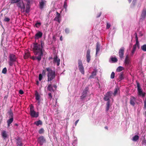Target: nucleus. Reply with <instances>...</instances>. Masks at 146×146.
I'll return each instance as SVG.
<instances>
[{
  "label": "nucleus",
  "instance_id": "2",
  "mask_svg": "<svg viewBox=\"0 0 146 146\" xmlns=\"http://www.w3.org/2000/svg\"><path fill=\"white\" fill-rule=\"evenodd\" d=\"M46 70L47 72L48 82H50L54 79L56 75L54 70H53L51 67H48L46 68Z\"/></svg>",
  "mask_w": 146,
  "mask_h": 146
},
{
  "label": "nucleus",
  "instance_id": "5",
  "mask_svg": "<svg viewBox=\"0 0 146 146\" xmlns=\"http://www.w3.org/2000/svg\"><path fill=\"white\" fill-rule=\"evenodd\" d=\"M17 6L21 9V11L23 12H25V5L22 1L19 2L17 4Z\"/></svg>",
  "mask_w": 146,
  "mask_h": 146
},
{
  "label": "nucleus",
  "instance_id": "11",
  "mask_svg": "<svg viewBox=\"0 0 146 146\" xmlns=\"http://www.w3.org/2000/svg\"><path fill=\"white\" fill-rule=\"evenodd\" d=\"M42 33L41 31H39L35 34V39L36 40L38 39L39 38L42 37Z\"/></svg>",
  "mask_w": 146,
  "mask_h": 146
},
{
  "label": "nucleus",
  "instance_id": "41",
  "mask_svg": "<svg viewBox=\"0 0 146 146\" xmlns=\"http://www.w3.org/2000/svg\"><path fill=\"white\" fill-rule=\"evenodd\" d=\"M17 145L19 146H21L22 145V143L21 141L20 140H17Z\"/></svg>",
  "mask_w": 146,
  "mask_h": 146
},
{
  "label": "nucleus",
  "instance_id": "18",
  "mask_svg": "<svg viewBox=\"0 0 146 146\" xmlns=\"http://www.w3.org/2000/svg\"><path fill=\"white\" fill-rule=\"evenodd\" d=\"M129 57L128 55H127L125 57V62L124 63L126 65H128L129 63Z\"/></svg>",
  "mask_w": 146,
  "mask_h": 146
},
{
  "label": "nucleus",
  "instance_id": "20",
  "mask_svg": "<svg viewBox=\"0 0 146 146\" xmlns=\"http://www.w3.org/2000/svg\"><path fill=\"white\" fill-rule=\"evenodd\" d=\"M100 44L98 42L96 43V54H97L98 52L99 51L100 49Z\"/></svg>",
  "mask_w": 146,
  "mask_h": 146
},
{
  "label": "nucleus",
  "instance_id": "44",
  "mask_svg": "<svg viewBox=\"0 0 146 146\" xmlns=\"http://www.w3.org/2000/svg\"><path fill=\"white\" fill-rule=\"evenodd\" d=\"M115 73L114 72H112L110 78L111 79H113L115 77Z\"/></svg>",
  "mask_w": 146,
  "mask_h": 146
},
{
  "label": "nucleus",
  "instance_id": "62",
  "mask_svg": "<svg viewBox=\"0 0 146 146\" xmlns=\"http://www.w3.org/2000/svg\"><path fill=\"white\" fill-rule=\"evenodd\" d=\"M53 86H54V88H57V86H56V85H54Z\"/></svg>",
  "mask_w": 146,
  "mask_h": 146
},
{
  "label": "nucleus",
  "instance_id": "17",
  "mask_svg": "<svg viewBox=\"0 0 146 146\" xmlns=\"http://www.w3.org/2000/svg\"><path fill=\"white\" fill-rule=\"evenodd\" d=\"M50 84L48 85L47 90L50 92L54 91V89L53 87L51 85V82H50Z\"/></svg>",
  "mask_w": 146,
  "mask_h": 146
},
{
  "label": "nucleus",
  "instance_id": "21",
  "mask_svg": "<svg viewBox=\"0 0 146 146\" xmlns=\"http://www.w3.org/2000/svg\"><path fill=\"white\" fill-rule=\"evenodd\" d=\"M13 117L10 118L7 121L8 127L10 126V124L13 122Z\"/></svg>",
  "mask_w": 146,
  "mask_h": 146
},
{
  "label": "nucleus",
  "instance_id": "33",
  "mask_svg": "<svg viewBox=\"0 0 146 146\" xmlns=\"http://www.w3.org/2000/svg\"><path fill=\"white\" fill-rule=\"evenodd\" d=\"M111 60L112 62H117L118 60L115 57H112Z\"/></svg>",
  "mask_w": 146,
  "mask_h": 146
},
{
  "label": "nucleus",
  "instance_id": "34",
  "mask_svg": "<svg viewBox=\"0 0 146 146\" xmlns=\"http://www.w3.org/2000/svg\"><path fill=\"white\" fill-rule=\"evenodd\" d=\"M110 97L108 96H106V95H104V99L106 101H110Z\"/></svg>",
  "mask_w": 146,
  "mask_h": 146
},
{
  "label": "nucleus",
  "instance_id": "59",
  "mask_svg": "<svg viewBox=\"0 0 146 146\" xmlns=\"http://www.w3.org/2000/svg\"><path fill=\"white\" fill-rule=\"evenodd\" d=\"M79 121V119H78L75 122V126H76L78 123V121Z\"/></svg>",
  "mask_w": 146,
  "mask_h": 146
},
{
  "label": "nucleus",
  "instance_id": "56",
  "mask_svg": "<svg viewBox=\"0 0 146 146\" xmlns=\"http://www.w3.org/2000/svg\"><path fill=\"white\" fill-rule=\"evenodd\" d=\"M19 93L21 95L23 94L24 93L23 91L21 90H19Z\"/></svg>",
  "mask_w": 146,
  "mask_h": 146
},
{
  "label": "nucleus",
  "instance_id": "27",
  "mask_svg": "<svg viewBox=\"0 0 146 146\" xmlns=\"http://www.w3.org/2000/svg\"><path fill=\"white\" fill-rule=\"evenodd\" d=\"M110 101H108L106 103V111H108L110 109Z\"/></svg>",
  "mask_w": 146,
  "mask_h": 146
},
{
  "label": "nucleus",
  "instance_id": "61",
  "mask_svg": "<svg viewBox=\"0 0 146 146\" xmlns=\"http://www.w3.org/2000/svg\"><path fill=\"white\" fill-rule=\"evenodd\" d=\"M105 128L107 130H108V128L107 126L105 127Z\"/></svg>",
  "mask_w": 146,
  "mask_h": 146
},
{
  "label": "nucleus",
  "instance_id": "22",
  "mask_svg": "<svg viewBox=\"0 0 146 146\" xmlns=\"http://www.w3.org/2000/svg\"><path fill=\"white\" fill-rule=\"evenodd\" d=\"M35 99L37 100H38V103H40L39 99L40 98V96L37 91H36L35 94Z\"/></svg>",
  "mask_w": 146,
  "mask_h": 146
},
{
  "label": "nucleus",
  "instance_id": "55",
  "mask_svg": "<svg viewBox=\"0 0 146 146\" xmlns=\"http://www.w3.org/2000/svg\"><path fill=\"white\" fill-rule=\"evenodd\" d=\"M101 12H100V13H99L97 15V16H96V17L97 18H98L99 17H100L101 15Z\"/></svg>",
  "mask_w": 146,
  "mask_h": 146
},
{
  "label": "nucleus",
  "instance_id": "24",
  "mask_svg": "<svg viewBox=\"0 0 146 146\" xmlns=\"http://www.w3.org/2000/svg\"><path fill=\"white\" fill-rule=\"evenodd\" d=\"M42 122L40 120L35 121L34 124L36 125L37 126H38L39 125H42Z\"/></svg>",
  "mask_w": 146,
  "mask_h": 146
},
{
  "label": "nucleus",
  "instance_id": "26",
  "mask_svg": "<svg viewBox=\"0 0 146 146\" xmlns=\"http://www.w3.org/2000/svg\"><path fill=\"white\" fill-rule=\"evenodd\" d=\"M2 136L5 139L7 137V135L6 132L5 131H3L2 133Z\"/></svg>",
  "mask_w": 146,
  "mask_h": 146
},
{
  "label": "nucleus",
  "instance_id": "32",
  "mask_svg": "<svg viewBox=\"0 0 146 146\" xmlns=\"http://www.w3.org/2000/svg\"><path fill=\"white\" fill-rule=\"evenodd\" d=\"M66 0H65V1L64 2V4L63 5V7L65 9V11L67 10V2H66Z\"/></svg>",
  "mask_w": 146,
  "mask_h": 146
},
{
  "label": "nucleus",
  "instance_id": "37",
  "mask_svg": "<svg viewBox=\"0 0 146 146\" xmlns=\"http://www.w3.org/2000/svg\"><path fill=\"white\" fill-rule=\"evenodd\" d=\"M141 49L144 51H146V44H144L141 46Z\"/></svg>",
  "mask_w": 146,
  "mask_h": 146
},
{
  "label": "nucleus",
  "instance_id": "53",
  "mask_svg": "<svg viewBox=\"0 0 146 146\" xmlns=\"http://www.w3.org/2000/svg\"><path fill=\"white\" fill-rule=\"evenodd\" d=\"M34 110V106L31 104L30 106V111H32Z\"/></svg>",
  "mask_w": 146,
  "mask_h": 146
},
{
  "label": "nucleus",
  "instance_id": "45",
  "mask_svg": "<svg viewBox=\"0 0 146 146\" xmlns=\"http://www.w3.org/2000/svg\"><path fill=\"white\" fill-rule=\"evenodd\" d=\"M54 21L58 22L59 23L60 22V18H57V17H55L54 19Z\"/></svg>",
  "mask_w": 146,
  "mask_h": 146
},
{
  "label": "nucleus",
  "instance_id": "40",
  "mask_svg": "<svg viewBox=\"0 0 146 146\" xmlns=\"http://www.w3.org/2000/svg\"><path fill=\"white\" fill-rule=\"evenodd\" d=\"M10 21V19L7 17H5L4 21L5 22H9Z\"/></svg>",
  "mask_w": 146,
  "mask_h": 146
},
{
  "label": "nucleus",
  "instance_id": "46",
  "mask_svg": "<svg viewBox=\"0 0 146 146\" xmlns=\"http://www.w3.org/2000/svg\"><path fill=\"white\" fill-rule=\"evenodd\" d=\"M135 35L136 41L137 42V43H138V40L137 33H135Z\"/></svg>",
  "mask_w": 146,
  "mask_h": 146
},
{
  "label": "nucleus",
  "instance_id": "6",
  "mask_svg": "<svg viewBox=\"0 0 146 146\" xmlns=\"http://www.w3.org/2000/svg\"><path fill=\"white\" fill-rule=\"evenodd\" d=\"M78 68L80 71L84 74V68L83 66L82 61L81 60L79 59L78 60Z\"/></svg>",
  "mask_w": 146,
  "mask_h": 146
},
{
  "label": "nucleus",
  "instance_id": "60",
  "mask_svg": "<svg viewBox=\"0 0 146 146\" xmlns=\"http://www.w3.org/2000/svg\"><path fill=\"white\" fill-rule=\"evenodd\" d=\"M60 40L61 41L62 40V36H61L60 37Z\"/></svg>",
  "mask_w": 146,
  "mask_h": 146
},
{
  "label": "nucleus",
  "instance_id": "47",
  "mask_svg": "<svg viewBox=\"0 0 146 146\" xmlns=\"http://www.w3.org/2000/svg\"><path fill=\"white\" fill-rule=\"evenodd\" d=\"M41 25V23L40 22H37L35 24L36 27H38Z\"/></svg>",
  "mask_w": 146,
  "mask_h": 146
},
{
  "label": "nucleus",
  "instance_id": "64",
  "mask_svg": "<svg viewBox=\"0 0 146 146\" xmlns=\"http://www.w3.org/2000/svg\"><path fill=\"white\" fill-rule=\"evenodd\" d=\"M128 1H129V3H130L131 2L132 0H128Z\"/></svg>",
  "mask_w": 146,
  "mask_h": 146
},
{
  "label": "nucleus",
  "instance_id": "54",
  "mask_svg": "<svg viewBox=\"0 0 146 146\" xmlns=\"http://www.w3.org/2000/svg\"><path fill=\"white\" fill-rule=\"evenodd\" d=\"M110 27V25L108 23H107L106 29H108Z\"/></svg>",
  "mask_w": 146,
  "mask_h": 146
},
{
  "label": "nucleus",
  "instance_id": "31",
  "mask_svg": "<svg viewBox=\"0 0 146 146\" xmlns=\"http://www.w3.org/2000/svg\"><path fill=\"white\" fill-rule=\"evenodd\" d=\"M124 78L123 76V72H121L120 73L119 76V79H120V80H121Z\"/></svg>",
  "mask_w": 146,
  "mask_h": 146
},
{
  "label": "nucleus",
  "instance_id": "7",
  "mask_svg": "<svg viewBox=\"0 0 146 146\" xmlns=\"http://www.w3.org/2000/svg\"><path fill=\"white\" fill-rule=\"evenodd\" d=\"M125 51V48L123 47H122L121 48L118 52V54L120 58L122 60L124 57V52Z\"/></svg>",
  "mask_w": 146,
  "mask_h": 146
},
{
  "label": "nucleus",
  "instance_id": "63",
  "mask_svg": "<svg viewBox=\"0 0 146 146\" xmlns=\"http://www.w3.org/2000/svg\"><path fill=\"white\" fill-rule=\"evenodd\" d=\"M15 125H16V126H18V124H17V123H15Z\"/></svg>",
  "mask_w": 146,
  "mask_h": 146
},
{
  "label": "nucleus",
  "instance_id": "36",
  "mask_svg": "<svg viewBox=\"0 0 146 146\" xmlns=\"http://www.w3.org/2000/svg\"><path fill=\"white\" fill-rule=\"evenodd\" d=\"M111 92H108L105 95H106V96L109 97L110 98V97L111 96Z\"/></svg>",
  "mask_w": 146,
  "mask_h": 146
},
{
  "label": "nucleus",
  "instance_id": "25",
  "mask_svg": "<svg viewBox=\"0 0 146 146\" xmlns=\"http://www.w3.org/2000/svg\"><path fill=\"white\" fill-rule=\"evenodd\" d=\"M139 136L138 135H136L133 137L132 138V140L134 141H136L139 139Z\"/></svg>",
  "mask_w": 146,
  "mask_h": 146
},
{
  "label": "nucleus",
  "instance_id": "57",
  "mask_svg": "<svg viewBox=\"0 0 146 146\" xmlns=\"http://www.w3.org/2000/svg\"><path fill=\"white\" fill-rule=\"evenodd\" d=\"M136 50H134L133 49L132 50V51H131V55L132 56L134 54V52Z\"/></svg>",
  "mask_w": 146,
  "mask_h": 146
},
{
  "label": "nucleus",
  "instance_id": "39",
  "mask_svg": "<svg viewBox=\"0 0 146 146\" xmlns=\"http://www.w3.org/2000/svg\"><path fill=\"white\" fill-rule=\"evenodd\" d=\"M7 68L6 67H5L2 70V72L3 74H6L7 73Z\"/></svg>",
  "mask_w": 146,
  "mask_h": 146
},
{
  "label": "nucleus",
  "instance_id": "49",
  "mask_svg": "<svg viewBox=\"0 0 146 146\" xmlns=\"http://www.w3.org/2000/svg\"><path fill=\"white\" fill-rule=\"evenodd\" d=\"M48 95L49 96V98L50 100H51L52 97L51 94L50 93H49L48 94Z\"/></svg>",
  "mask_w": 146,
  "mask_h": 146
},
{
  "label": "nucleus",
  "instance_id": "8",
  "mask_svg": "<svg viewBox=\"0 0 146 146\" xmlns=\"http://www.w3.org/2000/svg\"><path fill=\"white\" fill-rule=\"evenodd\" d=\"M137 103V102L136 98L133 96H131L130 98V105L134 106Z\"/></svg>",
  "mask_w": 146,
  "mask_h": 146
},
{
  "label": "nucleus",
  "instance_id": "48",
  "mask_svg": "<svg viewBox=\"0 0 146 146\" xmlns=\"http://www.w3.org/2000/svg\"><path fill=\"white\" fill-rule=\"evenodd\" d=\"M66 33L68 34L70 32V30L68 28H66L65 30Z\"/></svg>",
  "mask_w": 146,
  "mask_h": 146
},
{
  "label": "nucleus",
  "instance_id": "58",
  "mask_svg": "<svg viewBox=\"0 0 146 146\" xmlns=\"http://www.w3.org/2000/svg\"><path fill=\"white\" fill-rule=\"evenodd\" d=\"M46 71L45 70H43L42 72V74L43 75H45L46 74Z\"/></svg>",
  "mask_w": 146,
  "mask_h": 146
},
{
  "label": "nucleus",
  "instance_id": "42",
  "mask_svg": "<svg viewBox=\"0 0 146 146\" xmlns=\"http://www.w3.org/2000/svg\"><path fill=\"white\" fill-rule=\"evenodd\" d=\"M88 92V89L87 88H86L83 91V94L86 95L87 93Z\"/></svg>",
  "mask_w": 146,
  "mask_h": 146
},
{
  "label": "nucleus",
  "instance_id": "50",
  "mask_svg": "<svg viewBox=\"0 0 146 146\" xmlns=\"http://www.w3.org/2000/svg\"><path fill=\"white\" fill-rule=\"evenodd\" d=\"M60 14L58 12H56V16L55 17H57L58 18H60Z\"/></svg>",
  "mask_w": 146,
  "mask_h": 146
},
{
  "label": "nucleus",
  "instance_id": "30",
  "mask_svg": "<svg viewBox=\"0 0 146 146\" xmlns=\"http://www.w3.org/2000/svg\"><path fill=\"white\" fill-rule=\"evenodd\" d=\"M124 69V68L122 66H119L118 67L117 69V72H119L123 70Z\"/></svg>",
  "mask_w": 146,
  "mask_h": 146
},
{
  "label": "nucleus",
  "instance_id": "15",
  "mask_svg": "<svg viewBox=\"0 0 146 146\" xmlns=\"http://www.w3.org/2000/svg\"><path fill=\"white\" fill-rule=\"evenodd\" d=\"M31 116L32 117H37L38 116V113H36V112L34 110H33L30 111Z\"/></svg>",
  "mask_w": 146,
  "mask_h": 146
},
{
  "label": "nucleus",
  "instance_id": "9",
  "mask_svg": "<svg viewBox=\"0 0 146 146\" xmlns=\"http://www.w3.org/2000/svg\"><path fill=\"white\" fill-rule=\"evenodd\" d=\"M38 141L40 145H43L44 143L45 142L46 140L43 136H41L38 138Z\"/></svg>",
  "mask_w": 146,
  "mask_h": 146
},
{
  "label": "nucleus",
  "instance_id": "23",
  "mask_svg": "<svg viewBox=\"0 0 146 146\" xmlns=\"http://www.w3.org/2000/svg\"><path fill=\"white\" fill-rule=\"evenodd\" d=\"M7 113L9 115L10 117H13V111L11 109H10L9 111Z\"/></svg>",
  "mask_w": 146,
  "mask_h": 146
},
{
  "label": "nucleus",
  "instance_id": "14",
  "mask_svg": "<svg viewBox=\"0 0 146 146\" xmlns=\"http://www.w3.org/2000/svg\"><path fill=\"white\" fill-rule=\"evenodd\" d=\"M46 1L45 0H41L39 2V7L41 9H42L44 8V6L45 5Z\"/></svg>",
  "mask_w": 146,
  "mask_h": 146
},
{
  "label": "nucleus",
  "instance_id": "29",
  "mask_svg": "<svg viewBox=\"0 0 146 146\" xmlns=\"http://www.w3.org/2000/svg\"><path fill=\"white\" fill-rule=\"evenodd\" d=\"M137 46L138 48H139V41H138V43H137V42H136L135 44L133 45V49L136 50Z\"/></svg>",
  "mask_w": 146,
  "mask_h": 146
},
{
  "label": "nucleus",
  "instance_id": "12",
  "mask_svg": "<svg viewBox=\"0 0 146 146\" xmlns=\"http://www.w3.org/2000/svg\"><path fill=\"white\" fill-rule=\"evenodd\" d=\"M60 59L58 58L57 56H56L53 58V62L54 64L56 63L57 65L59 66L60 64Z\"/></svg>",
  "mask_w": 146,
  "mask_h": 146
},
{
  "label": "nucleus",
  "instance_id": "38",
  "mask_svg": "<svg viewBox=\"0 0 146 146\" xmlns=\"http://www.w3.org/2000/svg\"><path fill=\"white\" fill-rule=\"evenodd\" d=\"M20 1H21V0H11V3H17Z\"/></svg>",
  "mask_w": 146,
  "mask_h": 146
},
{
  "label": "nucleus",
  "instance_id": "19",
  "mask_svg": "<svg viewBox=\"0 0 146 146\" xmlns=\"http://www.w3.org/2000/svg\"><path fill=\"white\" fill-rule=\"evenodd\" d=\"M97 71L96 70H94L92 73V74L90 76L89 78H94V76H96V75Z\"/></svg>",
  "mask_w": 146,
  "mask_h": 146
},
{
  "label": "nucleus",
  "instance_id": "1",
  "mask_svg": "<svg viewBox=\"0 0 146 146\" xmlns=\"http://www.w3.org/2000/svg\"><path fill=\"white\" fill-rule=\"evenodd\" d=\"M44 43L43 41L41 40L40 42L37 43L36 42L33 43V50L34 54L37 56H33L31 58L33 60H37L39 62L41 60V57L43 55V51H44Z\"/></svg>",
  "mask_w": 146,
  "mask_h": 146
},
{
  "label": "nucleus",
  "instance_id": "28",
  "mask_svg": "<svg viewBox=\"0 0 146 146\" xmlns=\"http://www.w3.org/2000/svg\"><path fill=\"white\" fill-rule=\"evenodd\" d=\"M30 56V54L29 52L25 53L24 56V58L25 59H27Z\"/></svg>",
  "mask_w": 146,
  "mask_h": 146
},
{
  "label": "nucleus",
  "instance_id": "10",
  "mask_svg": "<svg viewBox=\"0 0 146 146\" xmlns=\"http://www.w3.org/2000/svg\"><path fill=\"white\" fill-rule=\"evenodd\" d=\"M90 49L88 48L86 51V60L88 63L90 62L91 59V56L90 55Z\"/></svg>",
  "mask_w": 146,
  "mask_h": 146
},
{
  "label": "nucleus",
  "instance_id": "35",
  "mask_svg": "<svg viewBox=\"0 0 146 146\" xmlns=\"http://www.w3.org/2000/svg\"><path fill=\"white\" fill-rule=\"evenodd\" d=\"M118 90H119V89L118 87L116 88L114 90V91L113 93L114 95V96H115L117 94Z\"/></svg>",
  "mask_w": 146,
  "mask_h": 146
},
{
  "label": "nucleus",
  "instance_id": "16",
  "mask_svg": "<svg viewBox=\"0 0 146 146\" xmlns=\"http://www.w3.org/2000/svg\"><path fill=\"white\" fill-rule=\"evenodd\" d=\"M146 17V9H144L142 12L141 15V19H144Z\"/></svg>",
  "mask_w": 146,
  "mask_h": 146
},
{
  "label": "nucleus",
  "instance_id": "4",
  "mask_svg": "<svg viewBox=\"0 0 146 146\" xmlns=\"http://www.w3.org/2000/svg\"><path fill=\"white\" fill-rule=\"evenodd\" d=\"M136 83L137 84L138 95L139 96H141L143 98L146 95V93L144 92H143L139 83L137 81H136Z\"/></svg>",
  "mask_w": 146,
  "mask_h": 146
},
{
  "label": "nucleus",
  "instance_id": "51",
  "mask_svg": "<svg viewBox=\"0 0 146 146\" xmlns=\"http://www.w3.org/2000/svg\"><path fill=\"white\" fill-rule=\"evenodd\" d=\"M42 78V76L41 74H40L39 75L38 79L39 81H41Z\"/></svg>",
  "mask_w": 146,
  "mask_h": 146
},
{
  "label": "nucleus",
  "instance_id": "13",
  "mask_svg": "<svg viewBox=\"0 0 146 146\" xmlns=\"http://www.w3.org/2000/svg\"><path fill=\"white\" fill-rule=\"evenodd\" d=\"M27 3L26 4L25 9V11L26 13H28L30 11V1H27Z\"/></svg>",
  "mask_w": 146,
  "mask_h": 146
},
{
  "label": "nucleus",
  "instance_id": "52",
  "mask_svg": "<svg viewBox=\"0 0 146 146\" xmlns=\"http://www.w3.org/2000/svg\"><path fill=\"white\" fill-rule=\"evenodd\" d=\"M86 95L84 94H83V95L81 96L80 98L82 100H83L84 99V98L86 97Z\"/></svg>",
  "mask_w": 146,
  "mask_h": 146
},
{
  "label": "nucleus",
  "instance_id": "43",
  "mask_svg": "<svg viewBox=\"0 0 146 146\" xmlns=\"http://www.w3.org/2000/svg\"><path fill=\"white\" fill-rule=\"evenodd\" d=\"M44 130L43 128H41L38 131V132L40 134H42L44 132Z\"/></svg>",
  "mask_w": 146,
  "mask_h": 146
},
{
  "label": "nucleus",
  "instance_id": "3",
  "mask_svg": "<svg viewBox=\"0 0 146 146\" xmlns=\"http://www.w3.org/2000/svg\"><path fill=\"white\" fill-rule=\"evenodd\" d=\"M9 58L8 63L10 66H12L14 63L17 61V57L13 54H9Z\"/></svg>",
  "mask_w": 146,
  "mask_h": 146
}]
</instances>
